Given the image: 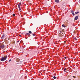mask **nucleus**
<instances>
[{
  "label": "nucleus",
  "mask_w": 80,
  "mask_h": 80,
  "mask_svg": "<svg viewBox=\"0 0 80 80\" xmlns=\"http://www.w3.org/2000/svg\"><path fill=\"white\" fill-rule=\"evenodd\" d=\"M64 43H66V42L64 41Z\"/></svg>",
  "instance_id": "nucleus-25"
},
{
  "label": "nucleus",
  "mask_w": 80,
  "mask_h": 80,
  "mask_svg": "<svg viewBox=\"0 0 80 80\" xmlns=\"http://www.w3.org/2000/svg\"><path fill=\"white\" fill-rule=\"evenodd\" d=\"M80 1L79 0V2H80Z\"/></svg>",
  "instance_id": "nucleus-30"
},
{
  "label": "nucleus",
  "mask_w": 80,
  "mask_h": 80,
  "mask_svg": "<svg viewBox=\"0 0 80 80\" xmlns=\"http://www.w3.org/2000/svg\"><path fill=\"white\" fill-rule=\"evenodd\" d=\"M9 61V62H11V61H12V60L10 59Z\"/></svg>",
  "instance_id": "nucleus-22"
},
{
  "label": "nucleus",
  "mask_w": 80,
  "mask_h": 80,
  "mask_svg": "<svg viewBox=\"0 0 80 80\" xmlns=\"http://www.w3.org/2000/svg\"><path fill=\"white\" fill-rule=\"evenodd\" d=\"M64 71H65V70H67V68H65L64 70Z\"/></svg>",
  "instance_id": "nucleus-16"
},
{
  "label": "nucleus",
  "mask_w": 80,
  "mask_h": 80,
  "mask_svg": "<svg viewBox=\"0 0 80 80\" xmlns=\"http://www.w3.org/2000/svg\"><path fill=\"white\" fill-rule=\"evenodd\" d=\"M22 34H23L22 33Z\"/></svg>",
  "instance_id": "nucleus-31"
},
{
  "label": "nucleus",
  "mask_w": 80,
  "mask_h": 80,
  "mask_svg": "<svg viewBox=\"0 0 80 80\" xmlns=\"http://www.w3.org/2000/svg\"><path fill=\"white\" fill-rule=\"evenodd\" d=\"M55 2L56 3H59V0H55Z\"/></svg>",
  "instance_id": "nucleus-8"
},
{
  "label": "nucleus",
  "mask_w": 80,
  "mask_h": 80,
  "mask_svg": "<svg viewBox=\"0 0 80 80\" xmlns=\"http://www.w3.org/2000/svg\"><path fill=\"white\" fill-rule=\"evenodd\" d=\"M4 47H5V46L4 45V42H3L0 45V48L2 49H3V48H4Z\"/></svg>",
  "instance_id": "nucleus-2"
},
{
  "label": "nucleus",
  "mask_w": 80,
  "mask_h": 80,
  "mask_svg": "<svg viewBox=\"0 0 80 80\" xmlns=\"http://www.w3.org/2000/svg\"><path fill=\"white\" fill-rule=\"evenodd\" d=\"M19 37H21V35H19Z\"/></svg>",
  "instance_id": "nucleus-26"
},
{
  "label": "nucleus",
  "mask_w": 80,
  "mask_h": 80,
  "mask_svg": "<svg viewBox=\"0 0 80 80\" xmlns=\"http://www.w3.org/2000/svg\"><path fill=\"white\" fill-rule=\"evenodd\" d=\"M72 13V15H73V16H74L75 15V13H74V12H73Z\"/></svg>",
  "instance_id": "nucleus-14"
},
{
  "label": "nucleus",
  "mask_w": 80,
  "mask_h": 80,
  "mask_svg": "<svg viewBox=\"0 0 80 80\" xmlns=\"http://www.w3.org/2000/svg\"><path fill=\"white\" fill-rule=\"evenodd\" d=\"M73 77V78H75V76H74Z\"/></svg>",
  "instance_id": "nucleus-24"
},
{
  "label": "nucleus",
  "mask_w": 80,
  "mask_h": 80,
  "mask_svg": "<svg viewBox=\"0 0 80 80\" xmlns=\"http://www.w3.org/2000/svg\"><path fill=\"white\" fill-rule=\"evenodd\" d=\"M18 63V64H19V63Z\"/></svg>",
  "instance_id": "nucleus-27"
},
{
  "label": "nucleus",
  "mask_w": 80,
  "mask_h": 80,
  "mask_svg": "<svg viewBox=\"0 0 80 80\" xmlns=\"http://www.w3.org/2000/svg\"><path fill=\"white\" fill-rule=\"evenodd\" d=\"M78 16H76L75 18L74 19L75 20H77V19H78Z\"/></svg>",
  "instance_id": "nucleus-6"
},
{
  "label": "nucleus",
  "mask_w": 80,
  "mask_h": 80,
  "mask_svg": "<svg viewBox=\"0 0 80 80\" xmlns=\"http://www.w3.org/2000/svg\"><path fill=\"white\" fill-rule=\"evenodd\" d=\"M7 58V56H4V57H2L0 59L1 61L2 62H3V61H5L6 59Z\"/></svg>",
  "instance_id": "nucleus-1"
},
{
  "label": "nucleus",
  "mask_w": 80,
  "mask_h": 80,
  "mask_svg": "<svg viewBox=\"0 0 80 80\" xmlns=\"http://www.w3.org/2000/svg\"><path fill=\"white\" fill-rule=\"evenodd\" d=\"M73 39L74 40H77V38H73Z\"/></svg>",
  "instance_id": "nucleus-9"
},
{
  "label": "nucleus",
  "mask_w": 80,
  "mask_h": 80,
  "mask_svg": "<svg viewBox=\"0 0 80 80\" xmlns=\"http://www.w3.org/2000/svg\"><path fill=\"white\" fill-rule=\"evenodd\" d=\"M29 33L31 34L32 33V32L30 31H29Z\"/></svg>",
  "instance_id": "nucleus-10"
},
{
  "label": "nucleus",
  "mask_w": 80,
  "mask_h": 80,
  "mask_svg": "<svg viewBox=\"0 0 80 80\" xmlns=\"http://www.w3.org/2000/svg\"><path fill=\"white\" fill-rule=\"evenodd\" d=\"M16 42L17 43H18V42H19V41H17Z\"/></svg>",
  "instance_id": "nucleus-20"
},
{
  "label": "nucleus",
  "mask_w": 80,
  "mask_h": 80,
  "mask_svg": "<svg viewBox=\"0 0 80 80\" xmlns=\"http://www.w3.org/2000/svg\"><path fill=\"white\" fill-rule=\"evenodd\" d=\"M74 12L73 11H71V13H74Z\"/></svg>",
  "instance_id": "nucleus-12"
},
{
  "label": "nucleus",
  "mask_w": 80,
  "mask_h": 80,
  "mask_svg": "<svg viewBox=\"0 0 80 80\" xmlns=\"http://www.w3.org/2000/svg\"><path fill=\"white\" fill-rule=\"evenodd\" d=\"M62 27H65V25H64V24H63L62 25Z\"/></svg>",
  "instance_id": "nucleus-15"
},
{
  "label": "nucleus",
  "mask_w": 80,
  "mask_h": 80,
  "mask_svg": "<svg viewBox=\"0 0 80 80\" xmlns=\"http://www.w3.org/2000/svg\"><path fill=\"white\" fill-rule=\"evenodd\" d=\"M64 58H65L66 59V58H66V57H65Z\"/></svg>",
  "instance_id": "nucleus-23"
},
{
  "label": "nucleus",
  "mask_w": 80,
  "mask_h": 80,
  "mask_svg": "<svg viewBox=\"0 0 80 80\" xmlns=\"http://www.w3.org/2000/svg\"><path fill=\"white\" fill-rule=\"evenodd\" d=\"M5 37V34L3 33L2 34V37L1 38L2 39H3Z\"/></svg>",
  "instance_id": "nucleus-4"
},
{
  "label": "nucleus",
  "mask_w": 80,
  "mask_h": 80,
  "mask_svg": "<svg viewBox=\"0 0 80 80\" xmlns=\"http://www.w3.org/2000/svg\"><path fill=\"white\" fill-rule=\"evenodd\" d=\"M75 14H77L78 13H79V12H75Z\"/></svg>",
  "instance_id": "nucleus-11"
},
{
  "label": "nucleus",
  "mask_w": 80,
  "mask_h": 80,
  "mask_svg": "<svg viewBox=\"0 0 80 80\" xmlns=\"http://www.w3.org/2000/svg\"><path fill=\"white\" fill-rule=\"evenodd\" d=\"M16 61L17 62H20V59L18 58H17L16 59Z\"/></svg>",
  "instance_id": "nucleus-5"
},
{
  "label": "nucleus",
  "mask_w": 80,
  "mask_h": 80,
  "mask_svg": "<svg viewBox=\"0 0 80 80\" xmlns=\"http://www.w3.org/2000/svg\"><path fill=\"white\" fill-rule=\"evenodd\" d=\"M12 15H13V16H15V14H12Z\"/></svg>",
  "instance_id": "nucleus-19"
},
{
  "label": "nucleus",
  "mask_w": 80,
  "mask_h": 80,
  "mask_svg": "<svg viewBox=\"0 0 80 80\" xmlns=\"http://www.w3.org/2000/svg\"><path fill=\"white\" fill-rule=\"evenodd\" d=\"M12 39H13V38H12Z\"/></svg>",
  "instance_id": "nucleus-28"
},
{
  "label": "nucleus",
  "mask_w": 80,
  "mask_h": 80,
  "mask_svg": "<svg viewBox=\"0 0 80 80\" xmlns=\"http://www.w3.org/2000/svg\"><path fill=\"white\" fill-rule=\"evenodd\" d=\"M29 33H27L26 34V35H29Z\"/></svg>",
  "instance_id": "nucleus-17"
},
{
  "label": "nucleus",
  "mask_w": 80,
  "mask_h": 80,
  "mask_svg": "<svg viewBox=\"0 0 80 80\" xmlns=\"http://www.w3.org/2000/svg\"><path fill=\"white\" fill-rule=\"evenodd\" d=\"M32 35H33V36H35L36 35H35V34H32Z\"/></svg>",
  "instance_id": "nucleus-21"
},
{
  "label": "nucleus",
  "mask_w": 80,
  "mask_h": 80,
  "mask_svg": "<svg viewBox=\"0 0 80 80\" xmlns=\"http://www.w3.org/2000/svg\"><path fill=\"white\" fill-rule=\"evenodd\" d=\"M20 6H21V2L19 3V4L18 6V7L19 8V11H21V8H20Z\"/></svg>",
  "instance_id": "nucleus-3"
},
{
  "label": "nucleus",
  "mask_w": 80,
  "mask_h": 80,
  "mask_svg": "<svg viewBox=\"0 0 80 80\" xmlns=\"http://www.w3.org/2000/svg\"><path fill=\"white\" fill-rule=\"evenodd\" d=\"M59 36L60 37H63V36L61 34H59Z\"/></svg>",
  "instance_id": "nucleus-7"
},
{
  "label": "nucleus",
  "mask_w": 80,
  "mask_h": 80,
  "mask_svg": "<svg viewBox=\"0 0 80 80\" xmlns=\"http://www.w3.org/2000/svg\"><path fill=\"white\" fill-rule=\"evenodd\" d=\"M53 79H56V77L55 76L53 77Z\"/></svg>",
  "instance_id": "nucleus-13"
},
{
  "label": "nucleus",
  "mask_w": 80,
  "mask_h": 80,
  "mask_svg": "<svg viewBox=\"0 0 80 80\" xmlns=\"http://www.w3.org/2000/svg\"><path fill=\"white\" fill-rule=\"evenodd\" d=\"M35 39L36 40H37V37H35Z\"/></svg>",
  "instance_id": "nucleus-18"
},
{
  "label": "nucleus",
  "mask_w": 80,
  "mask_h": 80,
  "mask_svg": "<svg viewBox=\"0 0 80 80\" xmlns=\"http://www.w3.org/2000/svg\"><path fill=\"white\" fill-rule=\"evenodd\" d=\"M13 43H14V42H13Z\"/></svg>",
  "instance_id": "nucleus-29"
}]
</instances>
